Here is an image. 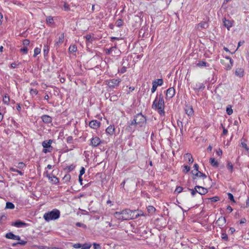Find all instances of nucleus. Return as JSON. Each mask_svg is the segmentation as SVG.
<instances>
[{"label": "nucleus", "instance_id": "nucleus-3", "mask_svg": "<svg viewBox=\"0 0 249 249\" xmlns=\"http://www.w3.org/2000/svg\"><path fill=\"white\" fill-rule=\"evenodd\" d=\"M146 118L142 113H139L134 117V119L130 123V125L142 127L146 123Z\"/></svg>", "mask_w": 249, "mask_h": 249}, {"label": "nucleus", "instance_id": "nucleus-48", "mask_svg": "<svg viewBox=\"0 0 249 249\" xmlns=\"http://www.w3.org/2000/svg\"><path fill=\"white\" fill-rule=\"evenodd\" d=\"M20 51L22 52H23L24 53H27L28 51L27 47L26 46H24L23 48H21L20 49Z\"/></svg>", "mask_w": 249, "mask_h": 249}, {"label": "nucleus", "instance_id": "nucleus-29", "mask_svg": "<svg viewBox=\"0 0 249 249\" xmlns=\"http://www.w3.org/2000/svg\"><path fill=\"white\" fill-rule=\"evenodd\" d=\"M143 213L142 212V211L140 212L139 213H138L137 211L136 213H134V216H135V218L134 219H136L137 218H138L139 216H142V215H143Z\"/></svg>", "mask_w": 249, "mask_h": 249}, {"label": "nucleus", "instance_id": "nucleus-62", "mask_svg": "<svg viewBox=\"0 0 249 249\" xmlns=\"http://www.w3.org/2000/svg\"><path fill=\"white\" fill-rule=\"evenodd\" d=\"M37 248H38V249H48V247L42 246H37Z\"/></svg>", "mask_w": 249, "mask_h": 249}, {"label": "nucleus", "instance_id": "nucleus-14", "mask_svg": "<svg viewBox=\"0 0 249 249\" xmlns=\"http://www.w3.org/2000/svg\"><path fill=\"white\" fill-rule=\"evenodd\" d=\"M226 223V219L224 217H219L218 220L216 221V223L219 226H223Z\"/></svg>", "mask_w": 249, "mask_h": 249}, {"label": "nucleus", "instance_id": "nucleus-31", "mask_svg": "<svg viewBox=\"0 0 249 249\" xmlns=\"http://www.w3.org/2000/svg\"><path fill=\"white\" fill-rule=\"evenodd\" d=\"M63 179L65 182H69L71 179V175L70 174H67L64 176Z\"/></svg>", "mask_w": 249, "mask_h": 249}, {"label": "nucleus", "instance_id": "nucleus-36", "mask_svg": "<svg viewBox=\"0 0 249 249\" xmlns=\"http://www.w3.org/2000/svg\"><path fill=\"white\" fill-rule=\"evenodd\" d=\"M91 247V245L89 244H84L81 247V249H89Z\"/></svg>", "mask_w": 249, "mask_h": 249}, {"label": "nucleus", "instance_id": "nucleus-47", "mask_svg": "<svg viewBox=\"0 0 249 249\" xmlns=\"http://www.w3.org/2000/svg\"><path fill=\"white\" fill-rule=\"evenodd\" d=\"M182 189H183L182 187L178 186V187L176 188V189L175 190V192H177L178 193H179L182 192Z\"/></svg>", "mask_w": 249, "mask_h": 249}, {"label": "nucleus", "instance_id": "nucleus-26", "mask_svg": "<svg viewBox=\"0 0 249 249\" xmlns=\"http://www.w3.org/2000/svg\"><path fill=\"white\" fill-rule=\"evenodd\" d=\"M14 208L15 206L12 203L9 202H7L6 203V209H13Z\"/></svg>", "mask_w": 249, "mask_h": 249}, {"label": "nucleus", "instance_id": "nucleus-59", "mask_svg": "<svg viewBox=\"0 0 249 249\" xmlns=\"http://www.w3.org/2000/svg\"><path fill=\"white\" fill-rule=\"evenodd\" d=\"M76 225L78 227H83L84 228H86V225H85L84 224L79 223V222L76 223Z\"/></svg>", "mask_w": 249, "mask_h": 249}, {"label": "nucleus", "instance_id": "nucleus-10", "mask_svg": "<svg viewBox=\"0 0 249 249\" xmlns=\"http://www.w3.org/2000/svg\"><path fill=\"white\" fill-rule=\"evenodd\" d=\"M100 139L97 137L93 138L91 140V144L94 147L98 146L100 143Z\"/></svg>", "mask_w": 249, "mask_h": 249}, {"label": "nucleus", "instance_id": "nucleus-54", "mask_svg": "<svg viewBox=\"0 0 249 249\" xmlns=\"http://www.w3.org/2000/svg\"><path fill=\"white\" fill-rule=\"evenodd\" d=\"M73 248L75 249H79L81 248L82 245L80 244H75L73 245Z\"/></svg>", "mask_w": 249, "mask_h": 249}, {"label": "nucleus", "instance_id": "nucleus-63", "mask_svg": "<svg viewBox=\"0 0 249 249\" xmlns=\"http://www.w3.org/2000/svg\"><path fill=\"white\" fill-rule=\"evenodd\" d=\"M72 140V137L71 136H69L67 138V141L68 142L71 143Z\"/></svg>", "mask_w": 249, "mask_h": 249}, {"label": "nucleus", "instance_id": "nucleus-7", "mask_svg": "<svg viewBox=\"0 0 249 249\" xmlns=\"http://www.w3.org/2000/svg\"><path fill=\"white\" fill-rule=\"evenodd\" d=\"M175 94V89L174 88H170L166 91V96L168 98H172Z\"/></svg>", "mask_w": 249, "mask_h": 249}, {"label": "nucleus", "instance_id": "nucleus-61", "mask_svg": "<svg viewBox=\"0 0 249 249\" xmlns=\"http://www.w3.org/2000/svg\"><path fill=\"white\" fill-rule=\"evenodd\" d=\"M191 191V194L193 196H195L197 193L196 189H189Z\"/></svg>", "mask_w": 249, "mask_h": 249}, {"label": "nucleus", "instance_id": "nucleus-64", "mask_svg": "<svg viewBox=\"0 0 249 249\" xmlns=\"http://www.w3.org/2000/svg\"><path fill=\"white\" fill-rule=\"evenodd\" d=\"M216 152L218 156H221L222 154V151L220 149H219Z\"/></svg>", "mask_w": 249, "mask_h": 249}, {"label": "nucleus", "instance_id": "nucleus-28", "mask_svg": "<svg viewBox=\"0 0 249 249\" xmlns=\"http://www.w3.org/2000/svg\"><path fill=\"white\" fill-rule=\"evenodd\" d=\"M147 211L149 213H153L155 212L156 209L152 206H149L147 207Z\"/></svg>", "mask_w": 249, "mask_h": 249}, {"label": "nucleus", "instance_id": "nucleus-2", "mask_svg": "<svg viewBox=\"0 0 249 249\" xmlns=\"http://www.w3.org/2000/svg\"><path fill=\"white\" fill-rule=\"evenodd\" d=\"M164 102L163 97L161 94L159 97H156L152 105V108L158 109L159 113L161 115L164 114Z\"/></svg>", "mask_w": 249, "mask_h": 249}, {"label": "nucleus", "instance_id": "nucleus-1", "mask_svg": "<svg viewBox=\"0 0 249 249\" xmlns=\"http://www.w3.org/2000/svg\"><path fill=\"white\" fill-rule=\"evenodd\" d=\"M137 211H132L130 209H126L123 210L121 212H116L114 213V217L121 220H128L130 219H134V213H136Z\"/></svg>", "mask_w": 249, "mask_h": 249}, {"label": "nucleus", "instance_id": "nucleus-12", "mask_svg": "<svg viewBox=\"0 0 249 249\" xmlns=\"http://www.w3.org/2000/svg\"><path fill=\"white\" fill-rule=\"evenodd\" d=\"M185 159L188 161V163L191 164L193 162L194 160L192 155L190 153L185 154L184 156Z\"/></svg>", "mask_w": 249, "mask_h": 249}, {"label": "nucleus", "instance_id": "nucleus-15", "mask_svg": "<svg viewBox=\"0 0 249 249\" xmlns=\"http://www.w3.org/2000/svg\"><path fill=\"white\" fill-rule=\"evenodd\" d=\"M41 119L45 123H49L52 122V118L48 115H43Z\"/></svg>", "mask_w": 249, "mask_h": 249}, {"label": "nucleus", "instance_id": "nucleus-55", "mask_svg": "<svg viewBox=\"0 0 249 249\" xmlns=\"http://www.w3.org/2000/svg\"><path fill=\"white\" fill-rule=\"evenodd\" d=\"M27 243V242L26 241H20V240L17 243V244L21 245L22 246L25 245Z\"/></svg>", "mask_w": 249, "mask_h": 249}, {"label": "nucleus", "instance_id": "nucleus-13", "mask_svg": "<svg viewBox=\"0 0 249 249\" xmlns=\"http://www.w3.org/2000/svg\"><path fill=\"white\" fill-rule=\"evenodd\" d=\"M12 225L15 226L17 227H22L27 226V224L20 220H18L16 221L14 223L12 224Z\"/></svg>", "mask_w": 249, "mask_h": 249}, {"label": "nucleus", "instance_id": "nucleus-30", "mask_svg": "<svg viewBox=\"0 0 249 249\" xmlns=\"http://www.w3.org/2000/svg\"><path fill=\"white\" fill-rule=\"evenodd\" d=\"M227 167L231 171V172H232L233 165L231 162H230V161L228 162L227 165Z\"/></svg>", "mask_w": 249, "mask_h": 249}, {"label": "nucleus", "instance_id": "nucleus-43", "mask_svg": "<svg viewBox=\"0 0 249 249\" xmlns=\"http://www.w3.org/2000/svg\"><path fill=\"white\" fill-rule=\"evenodd\" d=\"M30 44V40H28V39H24L23 41V45L24 46H26L27 47V46L29 45Z\"/></svg>", "mask_w": 249, "mask_h": 249}, {"label": "nucleus", "instance_id": "nucleus-58", "mask_svg": "<svg viewBox=\"0 0 249 249\" xmlns=\"http://www.w3.org/2000/svg\"><path fill=\"white\" fill-rule=\"evenodd\" d=\"M210 199L213 202H216L218 200V197H213L212 198H211Z\"/></svg>", "mask_w": 249, "mask_h": 249}, {"label": "nucleus", "instance_id": "nucleus-40", "mask_svg": "<svg viewBox=\"0 0 249 249\" xmlns=\"http://www.w3.org/2000/svg\"><path fill=\"white\" fill-rule=\"evenodd\" d=\"M30 93L32 95H36L38 91L36 89H30Z\"/></svg>", "mask_w": 249, "mask_h": 249}, {"label": "nucleus", "instance_id": "nucleus-34", "mask_svg": "<svg viewBox=\"0 0 249 249\" xmlns=\"http://www.w3.org/2000/svg\"><path fill=\"white\" fill-rule=\"evenodd\" d=\"M40 49L36 48L34 50V56L36 57L37 54L40 53Z\"/></svg>", "mask_w": 249, "mask_h": 249}, {"label": "nucleus", "instance_id": "nucleus-9", "mask_svg": "<svg viewBox=\"0 0 249 249\" xmlns=\"http://www.w3.org/2000/svg\"><path fill=\"white\" fill-rule=\"evenodd\" d=\"M5 237L8 239L16 240L18 241L20 240V237L19 236L16 235L12 232L7 233L5 235Z\"/></svg>", "mask_w": 249, "mask_h": 249}, {"label": "nucleus", "instance_id": "nucleus-32", "mask_svg": "<svg viewBox=\"0 0 249 249\" xmlns=\"http://www.w3.org/2000/svg\"><path fill=\"white\" fill-rule=\"evenodd\" d=\"M205 88V86L203 84H200L199 85H197V84H196V86L194 87V89H203Z\"/></svg>", "mask_w": 249, "mask_h": 249}, {"label": "nucleus", "instance_id": "nucleus-23", "mask_svg": "<svg viewBox=\"0 0 249 249\" xmlns=\"http://www.w3.org/2000/svg\"><path fill=\"white\" fill-rule=\"evenodd\" d=\"M54 183H57L58 182V179L54 177V176H50L49 175H47V176Z\"/></svg>", "mask_w": 249, "mask_h": 249}, {"label": "nucleus", "instance_id": "nucleus-33", "mask_svg": "<svg viewBox=\"0 0 249 249\" xmlns=\"http://www.w3.org/2000/svg\"><path fill=\"white\" fill-rule=\"evenodd\" d=\"M53 18L51 17H48L46 18V22L47 24H50L53 22Z\"/></svg>", "mask_w": 249, "mask_h": 249}, {"label": "nucleus", "instance_id": "nucleus-6", "mask_svg": "<svg viewBox=\"0 0 249 249\" xmlns=\"http://www.w3.org/2000/svg\"><path fill=\"white\" fill-rule=\"evenodd\" d=\"M195 189L196 190V192L200 194L201 195H205L206 193H208V190L202 186H196L195 187Z\"/></svg>", "mask_w": 249, "mask_h": 249}, {"label": "nucleus", "instance_id": "nucleus-8", "mask_svg": "<svg viewBox=\"0 0 249 249\" xmlns=\"http://www.w3.org/2000/svg\"><path fill=\"white\" fill-rule=\"evenodd\" d=\"M100 125V122L96 120H92L89 122V126L94 129L98 128Z\"/></svg>", "mask_w": 249, "mask_h": 249}, {"label": "nucleus", "instance_id": "nucleus-57", "mask_svg": "<svg viewBox=\"0 0 249 249\" xmlns=\"http://www.w3.org/2000/svg\"><path fill=\"white\" fill-rule=\"evenodd\" d=\"M86 40L89 42H90V40L91 38V36L90 35H87L86 36H85Z\"/></svg>", "mask_w": 249, "mask_h": 249}, {"label": "nucleus", "instance_id": "nucleus-27", "mask_svg": "<svg viewBox=\"0 0 249 249\" xmlns=\"http://www.w3.org/2000/svg\"><path fill=\"white\" fill-rule=\"evenodd\" d=\"M69 50L70 53H74L77 50V47L75 45H71L70 46Z\"/></svg>", "mask_w": 249, "mask_h": 249}, {"label": "nucleus", "instance_id": "nucleus-4", "mask_svg": "<svg viewBox=\"0 0 249 249\" xmlns=\"http://www.w3.org/2000/svg\"><path fill=\"white\" fill-rule=\"evenodd\" d=\"M60 216V212L57 209H53L51 212L45 213L43 218L47 221L58 219Z\"/></svg>", "mask_w": 249, "mask_h": 249}, {"label": "nucleus", "instance_id": "nucleus-20", "mask_svg": "<svg viewBox=\"0 0 249 249\" xmlns=\"http://www.w3.org/2000/svg\"><path fill=\"white\" fill-rule=\"evenodd\" d=\"M186 113L188 115H192L193 113V109L192 107L190 106H187L185 108Z\"/></svg>", "mask_w": 249, "mask_h": 249}, {"label": "nucleus", "instance_id": "nucleus-37", "mask_svg": "<svg viewBox=\"0 0 249 249\" xmlns=\"http://www.w3.org/2000/svg\"><path fill=\"white\" fill-rule=\"evenodd\" d=\"M123 21L122 19H119L116 22V25L117 26L120 27L123 25Z\"/></svg>", "mask_w": 249, "mask_h": 249}, {"label": "nucleus", "instance_id": "nucleus-44", "mask_svg": "<svg viewBox=\"0 0 249 249\" xmlns=\"http://www.w3.org/2000/svg\"><path fill=\"white\" fill-rule=\"evenodd\" d=\"M75 168V166L73 165H71L69 166H68L66 169L68 170V171L70 172L72 170H73Z\"/></svg>", "mask_w": 249, "mask_h": 249}, {"label": "nucleus", "instance_id": "nucleus-24", "mask_svg": "<svg viewBox=\"0 0 249 249\" xmlns=\"http://www.w3.org/2000/svg\"><path fill=\"white\" fill-rule=\"evenodd\" d=\"M196 176L199 177L200 178H202L203 179L206 178V176L205 174L201 173V172L197 171L196 174H194Z\"/></svg>", "mask_w": 249, "mask_h": 249}, {"label": "nucleus", "instance_id": "nucleus-53", "mask_svg": "<svg viewBox=\"0 0 249 249\" xmlns=\"http://www.w3.org/2000/svg\"><path fill=\"white\" fill-rule=\"evenodd\" d=\"M44 54L45 56L47 55L48 52H49V49L47 47H45V48L44 49Z\"/></svg>", "mask_w": 249, "mask_h": 249}, {"label": "nucleus", "instance_id": "nucleus-5", "mask_svg": "<svg viewBox=\"0 0 249 249\" xmlns=\"http://www.w3.org/2000/svg\"><path fill=\"white\" fill-rule=\"evenodd\" d=\"M120 82L121 80L120 79H113L108 81H107L106 84L109 87L113 88L117 86Z\"/></svg>", "mask_w": 249, "mask_h": 249}, {"label": "nucleus", "instance_id": "nucleus-41", "mask_svg": "<svg viewBox=\"0 0 249 249\" xmlns=\"http://www.w3.org/2000/svg\"><path fill=\"white\" fill-rule=\"evenodd\" d=\"M154 82H156V83L158 86H161L163 84V80L161 79H158L157 81H154Z\"/></svg>", "mask_w": 249, "mask_h": 249}, {"label": "nucleus", "instance_id": "nucleus-11", "mask_svg": "<svg viewBox=\"0 0 249 249\" xmlns=\"http://www.w3.org/2000/svg\"><path fill=\"white\" fill-rule=\"evenodd\" d=\"M208 24L205 21H202L198 24L196 28L197 30L200 31L202 29H206L208 27Z\"/></svg>", "mask_w": 249, "mask_h": 249}, {"label": "nucleus", "instance_id": "nucleus-42", "mask_svg": "<svg viewBox=\"0 0 249 249\" xmlns=\"http://www.w3.org/2000/svg\"><path fill=\"white\" fill-rule=\"evenodd\" d=\"M197 65L199 67L207 66V63L204 61H202L198 63Z\"/></svg>", "mask_w": 249, "mask_h": 249}, {"label": "nucleus", "instance_id": "nucleus-52", "mask_svg": "<svg viewBox=\"0 0 249 249\" xmlns=\"http://www.w3.org/2000/svg\"><path fill=\"white\" fill-rule=\"evenodd\" d=\"M226 111L227 114L229 115H231V114L232 113V109L231 108L227 107Z\"/></svg>", "mask_w": 249, "mask_h": 249}, {"label": "nucleus", "instance_id": "nucleus-56", "mask_svg": "<svg viewBox=\"0 0 249 249\" xmlns=\"http://www.w3.org/2000/svg\"><path fill=\"white\" fill-rule=\"evenodd\" d=\"M85 168L83 167H82L80 170L79 175H80V176H82L85 173Z\"/></svg>", "mask_w": 249, "mask_h": 249}, {"label": "nucleus", "instance_id": "nucleus-50", "mask_svg": "<svg viewBox=\"0 0 249 249\" xmlns=\"http://www.w3.org/2000/svg\"><path fill=\"white\" fill-rule=\"evenodd\" d=\"M93 248L94 249H101L100 245L99 244H98L96 243H94L93 244Z\"/></svg>", "mask_w": 249, "mask_h": 249}, {"label": "nucleus", "instance_id": "nucleus-19", "mask_svg": "<svg viewBox=\"0 0 249 249\" xmlns=\"http://www.w3.org/2000/svg\"><path fill=\"white\" fill-rule=\"evenodd\" d=\"M115 130L114 126L110 125L106 129V132L110 135H112Z\"/></svg>", "mask_w": 249, "mask_h": 249}, {"label": "nucleus", "instance_id": "nucleus-49", "mask_svg": "<svg viewBox=\"0 0 249 249\" xmlns=\"http://www.w3.org/2000/svg\"><path fill=\"white\" fill-rule=\"evenodd\" d=\"M11 170H12L14 172H15L19 173L21 176L23 175V173L21 171H19V170H18V169H14V168H11Z\"/></svg>", "mask_w": 249, "mask_h": 249}, {"label": "nucleus", "instance_id": "nucleus-18", "mask_svg": "<svg viewBox=\"0 0 249 249\" xmlns=\"http://www.w3.org/2000/svg\"><path fill=\"white\" fill-rule=\"evenodd\" d=\"M53 141L51 140L48 141H45L42 142V145L44 148H49L51 147V144Z\"/></svg>", "mask_w": 249, "mask_h": 249}, {"label": "nucleus", "instance_id": "nucleus-25", "mask_svg": "<svg viewBox=\"0 0 249 249\" xmlns=\"http://www.w3.org/2000/svg\"><path fill=\"white\" fill-rule=\"evenodd\" d=\"M210 160L212 166L214 167H217L218 166V162L214 158H211Z\"/></svg>", "mask_w": 249, "mask_h": 249}, {"label": "nucleus", "instance_id": "nucleus-22", "mask_svg": "<svg viewBox=\"0 0 249 249\" xmlns=\"http://www.w3.org/2000/svg\"><path fill=\"white\" fill-rule=\"evenodd\" d=\"M64 34H61L59 36L58 40L55 43L56 45H58L62 43L64 41Z\"/></svg>", "mask_w": 249, "mask_h": 249}, {"label": "nucleus", "instance_id": "nucleus-35", "mask_svg": "<svg viewBox=\"0 0 249 249\" xmlns=\"http://www.w3.org/2000/svg\"><path fill=\"white\" fill-rule=\"evenodd\" d=\"M226 58L229 60L230 64H228V68L230 69L231 68V66H232L233 61H232V59L229 57H226Z\"/></svg>", "mask_w": 249, "mask_h": 249}, {"label": "nucleus", "instance_id": "nucleus-17", "mask_svg": "<svg viewBox=\"0 0 249 249\" xmlns=\"http://www.w3.org/2000/svg\"><path fill=\"white\" fill-rule=\"evenodd\" d=\"M244 70L241 68H237L235 71V74L237 76L240 77L243 76L244 75Z\"/></svg>", "mask_w": 249, "mask_h": 249}, {"label": "nucleus", "instance_id": "nucleus-45", "mask_svg": "<svg viewBox=\"0 0 249 249\" xmlns=\"http://www.w3.org/2000/svg\"><path fill=\"white\" fill-rule=\"evenodd\" d=\"M25 166V165L23 162H19L18 163V167L19 169H22Z\"/></svg>", "mask_w": 249, "mask_h": 249}, {"label": "nucleus", "instance_id": "nucleus-46", "mask_svg": "<svg viewBox=\"0 0 249 249\" xmlns=\"http://www.w3.org/2000/svg\"><path fill=\"white\" fill-rule=\"evenodd\" d=\"M228 196H229V198L230 199V200H231V201H232L233 202H235L233 196V195L231 193H228Z\"/></svg>", "mask_w": 249, "mask_h": 249}, {"label": "nucleus", "instance_id": "nucleus-60", "mask_svg": "<svg viewBox=\"0 0 249 249\" xmlns=\"http://www.w3.org/2000/svg\"><path fill=\"white\" fill-rule=\"evenodd\" d=\"M184 171H185V170L186 173H187L188 172H189L190 171V168L189 166H188L187 165H185V166H184Z\"/></svg>", "mask_w": 249, "mask_h": 249}, {"label": "nucleus", "instance_id": "nucleus-39", "mask_svg": "<svg viewBox=\"0 0 249 249\" xmlns=\"http://www.w3.org/2000/svg\"><path fill=\"white\" fill-rule=\"evenodd\" d=\"M9 101H10V99H9V96H7L6 95H5V96L3 97V102H4L5 104H8V103L9 102Z\"/></svg>", "mask_w": 249, "mask_h": 249}, {"label": "nucleus", "instance_id": "nucleus-51", "mask_svg": "<svg viewBox=\"0 0 249 249\" xmlns=\"http://www.w3.org/2000/svg\"><path fill=\"white\" fill-rule=\"evenodd\" d=\"M221 237L223 239H224L225 240H228V235L226 233H223L222 234V236H221Z\"/></svg>", "mask_w": 249, "mask_h": 249}, {"label": "nucleus", "instance_id": "nucleus-16", "mask_svg": "<svg viewBox=\"0 0 249 249\" xmlns=\"http://www.w3.org/2000/svg\"><path fill=\"white\" fill-rule=\"evenodd\" d=\"M224 25L225 27H226L228 30H230V28L232 26V23L229 20H227L226 19L223 21Z\"/></svg>", "mask_w": 249, "mask_h": 249}, {"label": "nucleus", "instance_id": "nucleus-38", "mask_svg": "<svg viewBox=\"0 0 249 249\" xmlns=\"http://www.w3.org/2000/svg\"><path fill=\"white\" fill-rule=\"evenodd\" d=\"M156 83V82H153V86H152V88L151 89V91L152 93H154L157 89L158 86Z\"/></svg>", "mask_w": 249, "mask_h": 249}, {"label": "nucleus", "instance_id": "nucleus-21", "mask_svg": "<svg viewBox=\"0 0 249 249\" xmlns=\"http://www.w3.org/2000/svg\"><path fill=\"white\" fill-rule=\"evenodd\" d=\"M246 141L244 139H242L241 140V146L244 148L247 152L249 151V148L246 143Z\"/></svg>", "mask_w": 249, "mask_h": 249}]
</instances>
